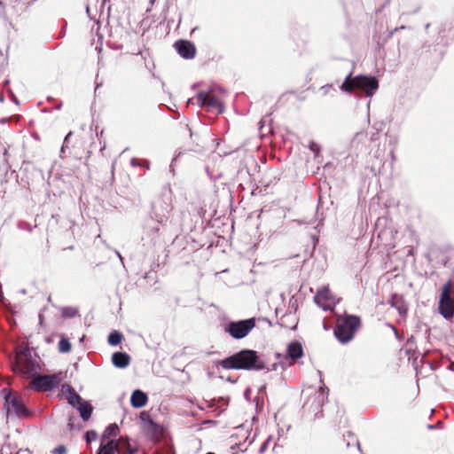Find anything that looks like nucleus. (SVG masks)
Masks as SVG:
<instances>
[{
    "label": "nucleus",
    "instance_id": "1",
    "mask_svg": "<svg viewBox=\"0 0 454 454\" xmlns=\"http://www.w3.org/2000/svg\"><path fill=\"white\" fill-rule=\"evenodd\" d=\"M215 365H220L226 370L260 371L266 369L270 372L276 370L277 364L274 363L271 367H268L255 350L245 348L215 362Z\"/></svg>",
    "mask_w": 454,
    "mask_h": 454
},
{
    "label": "nucleus",
    "instance_id": "2",
    "mask_svg": "<svg viewBox=\"0 0 454 454\" xmlns=\"http://www.w3.org/2000/svg\"><path fill=\"white\" fill-rule=\"evenodd\" d=\"M379 88V82L375 76L356 75L348 74L340 86V90L351 93L355 90H362L367 97H372Z\"/></svg>",
    "mask_w": 454,
    "mask_h": 454
},
{
    "label": "nucleus",
    "instance_id": "3",
    "mask_svg": "<svg viewBox=\"0 0 454 454\" xmlns=\"http://www.w3.org/2000/svg\"><path fill=\"white\" fill-rule=\"evenodd\" d=\"M12 367L15 373L31 380L41 371L39 364L32 358L28 348H23L16 352L12 362Z\"/></svg>",
    "mask_w": 454,
    "mask_h": 454
},
{
    "label": "nucleus",
    "instance_id": "4",
    "mask_svg": "<svg viewBox=\"0 0 454 454\" xmlns=\"http://www.w3.org/2000/svg\"><path fill=\"white\" fill-rule=\"evenodd\" d=\"M361 325V319L358 316L346 315L343 318H339L334 328V335L341 343L350 341Z\"/></svg>",
    "mask_w": 454,
    "mask_h": 454
},
{
    "label": "nucleus",
    "instance_id": "5",
    "mask_svg": "<svg viewBox=\"0 0 454 454\" xmlns=\"http://www.w3.org/2000/svg\"><path fill=\"white\" fill-rule=\"evenodd\" d=\"M255 325L256 322L254 317L230 321L224 325V332L235 340H241L246 338Z\"/></svg>",
    "mask_w": 454,
    "mask_h": 454
},
{
    "label": "nucleus",
    "instance_id": "6",
    "mask_svg": "<svg viewBox=\"0 0 454 454\" xmlns=\"http://www.w3.org/2000/svg\"><path fill=\"white\" fill-rule=\"evenodd\" d=\"M60 374L61 372L54 373L51 375L37 373L30 380L28 387L36 392L51 391L53 388L59 385L61 381Z\"/></svg>",
    "mask_w": 454,
    "mask_h": 454
},
{
    "label": "nucleus",
    "instance_id": "7",
    "mask_svg": "<svg viewBox=\"0 0 454 454\" xmlns=\"http://www.w3.org/2000/svg\"><path fill=\"white\" fill-rule=\"evenodd\" d=\"M172 207L163 200H158L152 206V218L158 223L163 224L168 219Z\"/></svg>",
    "mask_w": 454,
    "mask_h": 454
},
{
    "label": "nucleus",
    "instance_id": "8",
    "mask_svg": "<svg viewBox=\"0 0 454 454\" xmlns=\"http://www.w3.org/2000/svg\"><path fill=\"white\" fill-rule=\"evenodd\" d=\"M4 405L6 406L8 413L12 410L14 414L19 418L29 415V411L22 401L18 396L12 394L6 395Z\"/></svg>",
    "mask_w": 454,
    "mask_h": 454
},
{
    "label": "nucleus",
    "instance_id": "9",
    "mask_svg": "<svg viewBox=\"0 0 454 454\" xmlns=\"http://www.w3.org/2000/svg\"><path fill=\"white\" fill-rule=\"evenodd\" d=\"M197 104L202 107L207 106L210 108L216 109L218 113H223V105L216 97H209L206 91H200L196 96Z\"/></svg>",
    "mask_w": 454,
    "mask_h": 454
},
{
    "label": "nucleus",
    "instance_id": "10",
    "mask_svg": "<svg viewBox=\"0 0 454 454\" xmlns=\"http://www.w3.org/2000/svg\"><path fill=\"white\" fill-rule=\"evenodd\" d=\"M174 47L177 53L185 59H192L195 57V45L186 40H178L175 43Z\"/></svg>",
    "mask_w": 454,
    "mask_h": 454
},
{
    "label": "nucleus",
    "instance_id": "11",
    "mask_svg": "<svg viewBox=\"0 0 454 454\" xmlns=\"http://www.w3.org/2000/svg\"><path fill=\"white\" fill-rule=\"evenodd\" d=\"M68 404L79 411L80 416L83 421H87L90 419L93 407L88 401L81 397V399L77 401L69 400Z\"/></svg>",
    "mask_w": 454,
    "mask_h": 454
},
{
    "label": "nucleus",
    "instance_id": "12",
    "mask_svg": "<svg viewBox=\"0 0 454 454\" xmlns=\"http://www.w3.org/2000/svg\"><path fill=\"white\" fill-rule=\"evenodd\" d=\"M388 304L396 309L399 315L402 317L406 316L408 308L403 297L397 294H393L388 301Z\"/></svg>",
    "mask_w": 454,
    "mask_h": 454
},
{
    "label": "nucleus",
    "instance_id": "13",
    "mask_svg": "<svg viewBox=\"0 0 454 454\" xmlns=\"http://www.w3.org/2000/svg\"><path fill=\"white\" fill-rule=\"evenodd\" d=\"M148 402V396L146 393L140 389H136L132 392L130 396V404L133 408H142Z\"/></svg>",
    "mask_w": 454,
    "mask_h": 454
},
{
    "label": "nucleus",
    "instance_id": "14",
    "mask_svg": "<svg viewBox=\"0 0 454 454\" xmlns=\"http://www.w3.org/2000/svg\"><path fill=\"white\" fill-rule=\"evenodd\" d=\"M130 360L129 355L126 352L118 351L112 355V363L117 368L124 369L128 367L130 364Z\"/></svg>",
    "mask_w": 454,
    "mask_h": 454
},
{
    "label": "nucleus",
    "instance_id": "15",
    "mask_svg": "<svg viewBox=\"0 0 454 454\" xmlns=\"http://www.w3.org/2000/svg\"><path fill=\"white\" fill-rule=\"evenodd\" d=\"M438 304H454V296L452 295V283L450 280L443 285Z\"/></svg>",
    "mask_w": 454,
    "mask_h": 454
},
{
    "label": "nucleus",
    "instance_id": "16",
    "mask_svg": "<svg viewBox=\"0 0 454 454\" xmlns=\"http://www.w3.org/2000/svg\"><path fill=\"white\" fill-rule=\"evenodd\" d=\"M287 356L292 360H296L303 356V348L301 344L297 341H292L286 348Z\"/></svg>",
    "mask_w": 454,
    "mask_h": 454
},
{
    "label": "nucleus",
    "instance_id": "17",
    "mask_svg": "<svg viewBox=\"0 0 454 454\" xmlns=\"http://www.w3.org/2000/svg\"><path fill=\"white\" fill-rule=\"evenodd\" d=\"M329 389L325 386H320L318 390L315 393L314 403L316 408H321L327 401Z\"/></svg>",
    "mask_w": 454,
    "mask_h": 454
},
{
    "label": "nucleus",
    "instance_id": "18",
    "mask_svg": "<svg viewBox=\"0 0 454 454\" xmlns=\"http://www.w3.org/2000/svg\"><path fill=\"white\" fill-rule=\"evenodd\" d=\"M119 450L118 442L115 440H109L106 443H100V447L97 451V454H115Z\"/></svg>",
    "mask_w": 454,
    "mask_h": 454
},
{
    "label": "nucleus",
    "instance_id": "19",
    "mask_svg": "<svg viewBox=\"0 0 454 454\" xmlns=\"http://www.w3.org/2000/svg\"><path fill=\"white\" fill-rule=\"evenodd\" d=\"M0 147L2 148V153H3V164H4V168L5 171L8 170V168H10V165H9V149L11 147V144L8 143V141L5 140L4 137H0Z\"/></svg>",
    "mask_w": 454,
    "mask_h": 454
},
{
    "label": "nucleus",
    "instance_id": "20",
    "mask_svg": "<svg viewBox=\"0 0 454 454\" xmlns=\"http://www.w3.org/2000/svg\"><path fill=\"white\" fill-rule=\"evenodd\" d=\"M440 315L446 320H451L454 317V304H438Z\"/></svg>",
    "mask_w": 454,
    "mask_h": 454
},
{
    "label": "nucleus",
    "instance_id": "21",
    "mask_svg": "<svg viewBox=\"0 0 454 454\" xmlns=\"http://www.w3.org/2000/svg\"><path fill=\"white\" fill-rule=\"evenodd\" d=\"M119 433V427L117 426V424L115 423H113V424H110L108 427H106L102 436H101V441L102 442H105V441L112 438V437H115Z\"/></svg>",
    "mask_w": 454,
    "mask_h": 454
},
{
    "label": "nucleus",
    "instance_id": "22",
    "mask_svg": "<svg viewBox=\"0 0 454 454\" xmlns=\"http://www.w3.org/2000/svg\"><path fill=\"white\" fill-rule=\"evenodd\" d=\"M62 392H66L67 394V403L69 400H80L81 396L75 392L74 388L69 384H63L61 386Z\"/></svg>",
    "mask_w": 454,
    "mask_h": 454
},
{
    "label": "nucleus",
    "instance_id": "23",
    "mask_svg": "<svg viewBox=\"0 0 454 454\" xmlns=\"http://www.w3.org/2000/svg\"><path fill=\"white\" fill-rule=\"evenodd\" d=\"M122 338H123V336L120 332L113 331L108 335L107 340L111 346H117L118 344H120L121 342Z\"/></svg>",
    "mask_w": 454,
    "mask_h": 454
},
{
    "label": "nucleus",
    "instance_id": "24",
    "mask_svg": "<svg viewBox=\"0 0 454 454\" xmlns=\"http://www.w3.org/2000/svg\"><path fill=\"white\" fill-rule=\"evenodd\" d=\"M78 315V309L74 307H64L61 309V316L64 318H73Z\"/></svg>",
    "mask_w": 454,
    "mask_h": 454
},
{
    "label": "nucleus",
    "instance_id": "25",
    "mask_svg": "<svg viewBox=\"0 0 454 454\" xmlns=\"http://www.w3.org/2000/svg\"><path fill=\"white\" fill-rule=\"evenodd\" d=\"M71 343L67 338L62 337L59 341V351L60 353H68L71 350Z\"/></svg>",
    "mask_w": 454,
    "mask_h": 454
},
{
    "label": "nucleus",
    "instance_id": "26",
    "mask_svg": "<svg viewBox=\"0 0 454 454\" xmlns=\"http://www.w3.org/2000/svg\"><path fill=\"white\" fill-rule=\"evenodd\" d=\"M320 299L325 301L329 299V289L327 287H325L324 289L318 291L316 296L314 297L315 302L319 306H321L319 302Z\"/></svg>",
    "mask_w": 454,
    "mask_h": 454
},
{
    "label": "nucleus",
    "instance_id": "27",
    "mask_svg": "<svg viewBox=\"0 0 454 454\" xmlns=\"http://www.w3.org/2000/svg\"><path fill=\"white\" fill-rule=\"evenodd\" d=\"M73 136V132L69 131L64 138L63 145L60 149V157L64 158L66 156V152L69 148V139Z\"/></svg>",
    "mask_w": 454,
    "mask_h": 454
},
{
    "label": "nucleus",
    "instance_id": "28",
    "mask_svg": "<svg viewBox=\"0 0 454 454\" xmlns=\"http://www.w3.org/2000/svg\"><path fill=\"white\" fill-rule=\"evenodd\" d=\"M98 438V434L95 430H89L84 434V439L87 443H90L91 442L96 441Z\"/></svg>",
    "mask_w": 454,
    "mask_h": 454
},
{
    "label": "nucleus",
    "instance_id": "29",
    "mask_svg": "<svg viewBox=\"0 0 454 454\" xmlns=\"http://www.w3.org/2000/svg\"><path fill=\"white\" fill-rule=\"evenodd\" d=\"M309 149L314 153L315 157H317L320 153L321 147L315 141H309Z\"/></svg>",
    "mask_w": 454,
    "mask_h": 454
},
{
    "label": "nucleus",
    "instance_id": "30",
    "mask_svg": "<svg viewBox=\"0 0 454 454\" xmlns=\"http://www.w3.org/2000/svg\"><path fill=\"white\" fill-rule=\"evenodd\" d=\"M18 227H19L20 230L27 231L28 232H31L33 231V228H34L30 223H28L27 222H24V221L19 222Z\"/></svg>",
    "mask_w": 454,
    "mask_h": 454
},
{
    "label": "nucleus",
    "instance_id": "31",
    "mask_svg": "<svg viewBox=\"0 0 454 454\" xmlns=\"http://www.w3.org/2000/svg\"><path fill=\"white\" fill-rule=\"evenodd\" d=\"M289 309L293 310L294 313L298 309V301L294 298V296H292L289 300Z\"/></svg>",
    "mask_w": 454,
    "mask_h": 454
},
{
    "label": "nucleus",
    "instance_id": "32",
    "mask_svg": "<svg viewBox=\"0 0 454 454\" xmlns=\"http://www.w3.org/2000/svg\"><path fill=\"white\" fill-rule=\"evenodd\" d=\"M51 454H67V448L64 445H59L51 450Z\"/></svg>",
    "mask_w": 454,
    "mask_h": 454
},
{
    "label": "nucleus",
    "instance_id": "33",
    "mask_svg": "<svg viewBox=\"0 0 454 454\" xmlns=\"http://www.w3.org/2000/svg\"><path fill=\"white\" fill-rule=\"evenodd\" d=\"M270 440H271V436H269L267 438V440L262 444V446L259 449L260 453H263L267 450L268 444L270 442Z\"/></svg>",
    "mask_w": 454,
    "mask_h": 454
},
{
    "label": "nucleus",
    "instance_id": "34",
    "mask_svg": "<svg viewBox=\"0 0 454 454\" xmlns=\"http://www.w3.org/2000/svg\"><path fill=\"white\" fill-rule=\"evenodd\" d=\"M130 164L131 166L133 167H137V166H140L141 164L139 163L138 160L136 159V158H132L131 160H130Z\"/></svg>",
    "mask_w": 454,
    "mask_h": 454
},
{
    "label": "nucleus",
    "instance_id": "35",
    "mask_svg": "<svg viewBox=\"0 0 454 454\" xmlns=\"http://www.w3.org/2000/svg\"><path fill=\"white\" fill-rule=\"evenodd\" d=\"M16 454H31V452L29 451V450L26 449V450H20Z\"/></svg>",
    "mask_w": 454,
    "mask_h": 454
},
{
    "label": "nucleus",
    "instance_id": "36",
    "mask_svg": "<svg viewBox=\"0 0 454 454\" xmlns=\"http://www.w3.org/2000/svg\"><path fill=\"white\" fill-rule=\"evenodd\" d=\"M255 436H256V434H254V435H253L252 439H251V440L249 441V442H248V446H249V445H251V444L254 442V439H255Z\"/></svg>",
    "mask_w": 454,
    "mask_h": 454
},
{
    "label": "nucleus",
    "instance_id": "37",
    "mask_svg": "<svg viewBox=\"0 0 454 454\" xmlns=\"http://www.w3.org/2000/svg\"><path fill=\"white\" fill-rule=\"evenodd\" d=\"M61 106H62V103L59 102L58 105L55 106L54 108L57 109V110H59L61 108Z\"/></svg>",
    "mask_w": 454,
    "mask_h": 454
},
{
    "label": "nucleus",
    "instance_id": "38",
    "mask_svg": "<svg viewBox=\"0 0 454 454\" xmlns=\"http://www.w3.org/2000/svg\"><path fill=\"white\" fill-rule=\"evenodd\" d=\"M115 254L118 255V257L120 258L121 262H122V257H121V254L117 250H115Z\"/></svg>",
    "mask_w": 454,
    "mask_h": 454
},
{
    "label": "nucleus",
    "instance_id": "39",
    "mask_svg": "<svg viewBox=\"0 0 454 454\" xmlns=\"http://www.w3.org/2000/svg\"><path fill=\"white\" fill-rule=\"evenodd\" d=\"M316 418H320L322 416V411H317L315 414Z\"/></svg>",
    "mask_w": 454,
    "mask_h": 454
},
{
    "label": "nucleus",
    "instance_id": "40",
    "mask_svg": "<svg viewBox=\"0 0 454 454\" xmlns=\"http://www.w3.org/2000/svg\"><path fill=\"white\" fill-rule=\"evenodd\" d=\"M390 155H391L392 160H395V153H394V150H392V151H391Z\"/></svg>",
    "mask_w": 454,
    "mask_h": 454
},
{
    "label": "nucleus",
    "instance_id": "41",
    "mask_svg": "<svg viewBox=\"0 0 454 454\" xmlns=\"http://www.w3.org/2000/svg\"><path fill=\"white\" fill-rule=\"evenodd\" d=\"M392 142H393L394 145H396V144H397V138H396V137H394Z\"/></svg>",
    "mask_w": 454,
    "mask_h": 454
},
{
    "label": "nucleus",
    "instance_id": "42",
    "mask_svg": "<svg viewBox=\"0 0 454 454\" xmlns=\"http://www.w3.org/2000/svg\"><path fill=\"white\" fill-rule=\"evenodd\" d=\"M143 166H145L146 168H149V161H145Z\"/></svg>",
    "mask_w": 454,
    "mask_h": 454
},
{
    "label": "nucleus",
    "instance_id": "43",
    "mask_svg": "<svg viewBox=\"0 0 454 454\" xmlns=\"http://www.w3.org/2000/svg\"><path fill=\"white\" fill-rule=\"evenodd\" d=\"M404 27H405L404 26H401V27H399V29H403ZM397 30H398V28H397V27L394 29V31H397Z\"/></svg>",
    "mask_w": 454,
    "mask_h": 454
},
{
    "label": "nucleus",
    "instance_id": "44",
    "mask_svg": "<svg viewBox=\"0 0 454 454\" xmlns=\"http://www.w3.org/2000/svg\"><path fill=\"white\" fill-rule=\"evenodd\" d=\"M450 369L451 371H453V372H454V364H451L450 365Z\"/></svg>",
    "mask_w": 454,
    "mask_h": 454
},
{
    "label": "nucleus",
    "instance_id": "45",
    "mask_svg": "<svg viewBox=\"0 0 454 454\" xmlns=\"http://www.w3.org/2000/svg\"><path fill=\"white\" fill-rule=\"evenodd\" d=\"M429 26H430V24H429V23H427V24L425 26L426 30H427V29L429 28Z\"/></svg>",
    "mask_w": 454,
    "mask_h": 454
},
{
    "label": "nucleus",
    "instance_id": "46",
    "mask_svg": "<svg viewBox=\"0 0 454 454\" xmlns=\"http://www.w3.org/2000/svg\"><path fill=\"white\" fill-rule=\"evenodd\" d=\"M153 230L157 232L159 231V228L153 227Z\"/></svg>",
    "mask_w": 454,
    "mask_h": 454
},
{
    "label": "nucleus",
    "instance_id": "47",
    "mask_svg": "<svg viewBox=\"0 0 454 454\" xmlns=\"http://www.w3.org/2000/svg\"><path fill=\"white\" fill-rule=\"evenodd\" d=\"M434 427H434V426H433V425H429V426H428V428H430V429H433V428H434Z\"/></svg>",
    "mask_w": 454,
    "mask_h": 454
},
{
    "label": "nucleus",
    "instance_id": "48",
    "mask_svg": "<svg viewBox=\"0 0 454 454\" xmlns=\"http://www.w3.org/2000/svg\"><path fill=\"white\" fill-rule=\"evenodd\" d=\"M375 135H376V134H373V135L371 137V139H372V140H374V139H375Z\"/></svg>",
    "mask_w": 454,
    "mask_h": 454
},
{
    "label": "nucleus",
    "instance_id": "49",
    "mask_svg": "<svg viewBox=\"0 0 454 454\" xmlns=\"http://www.w3.org/2000/svg\"><path fill=\"white\" fill-rule=\"evenodd\" d=\"M129 452L130 454H133V453L135 452V450H129Z\"/></svg>",
    "mask_w": 454,
    "mask_h": 454
},
{
    "label": "nucleus",
    "instance_id": "50",
    "mask_svg": "<svg viewBox=\"0 0 454 454\" xmlns=\"http://www.w3.org/2000/svg\"><path fill=\"white\" fill-rule=\"evenodd\" d=\"M105 148H106V145H104L100 148V151H103Z\"/></svg>",
    "mask_w": 454,
    "mask_h": 454
},
{
    "label": "nucleus",
    "instance_id": "51",
    "mask_svg": "<svg viewBox=\"0 0 454 454\" xmlns=\"http://www.w3.org/2000/svg\"><path fill=\"white\" fill-rule=\"evenodd\" d=\"M68 427H69L70 429H72L73 426H72V424L70 422L68 423Z\"/></svg>",
    "mask_w": 454,
    "mask_h": 454
},
{
    "label": "nucleus",
    "instance_id": "52",
    "mask_svg": "<svg viewBox=\"0 0 454 454\" xmlns=\"http://www.w3.org/2000/svg\"><path fill=\"white\" fill-rule=\"evenodd\" d=\"M181 22V14L179 15L178 23Z\"/></svg>",
    "mask_w": 454,
    "mask_h": 454
},
{
    "label": "nucleus",
    "instance_id": "53",
    "mask_svg": "<svg viewBox=\"0 0 454 454\" xmlns=\"http://www.w3.org/2000/svg\"><path fill=\"white\" fill-rule=\"evenodd\" d=\"M99 86H101V83H98V84H97L96 90H97Z\"/></svg>",
    "mask_w": 454,
    "mask_h": 454
},
{
    "label": "nucleus",
    "instance_id": "54",
    "mask_svg": "<svg viewBox=\"0 0 454 454\" xmlns=\"http://www.w3.org/2000/svg\"><path fill=\"white\" fill-rule=\"evenodd\" d=\"M357 447H358L359 450L361 451V449H360V444H359V442H357Z\"/></svg>",
    "mask_w": 454,
    "mask_h": 454
},
{
    "label": "nucleus",
    "instance_id": "55",
    "mask_svg": "<svg viewBox=\"0 0 454 454\" xmlns=\"http://www.w3.org/2000/svg\"><path fill=\"white\" fill-rule=\"evenodd\" d=\"M207 454H215V453H213V452H207Z\"/></svg>",
    "mask_w": 454,
    "mask_h": 454
}]
</instances>
